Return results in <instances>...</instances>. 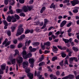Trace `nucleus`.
Segmentation results:
<instances>
[{"mask_svg":"<svg viewBox=\"0 0 79 79\" xmlns=\"http://www.w3.org/2000/svg\"><path fill=\"white\" fill-rule=\"evenodd\" d=\"M12 19V17L10 16H8L6 18V20L7 21L10 23L11 21V19Z\"/></svg>","mask_w":79,"mask_h":79,"instance_id":"nucleus-14","label":"nucleus"},{"mask_svg":"<svg viewBox=\"0 0 79 79\" xmlns=\"http://www.w3.org/2000/svg\"><path fill=\"white\" fill-rule=\"evenodd\" d=\"M48 19H44V24L42 27L41 28V29H44L45 27H46V25L47 24V23L48 22Z\"/></svg>","mask_w":79,"mask_h":79,"instance_id":"nucleus-7","label":"nucleus"},{"mask_svg":"<svg viewBox=\"0 0 79 79\" xmlns=\"http://www.w3.org/2000/svg\"><path fill=\"white\" fill-rule=\"evenodd\" d=\"M58 18L59 19H62V18H63V16H61V15H60V16H58Z\"/></svg>","mask_w":79,"mask_h":79,"instance_id":"nucleus-61","label":"nucleus"},{"mask_svg":"<svg viewBox=\"0 0 79 79\" xmlns=\"http://www.w3.org/2000/svg\"><path fill=\"white\" fill-rule=\"evenodd\" d=\"M61 56L63 58H64L65 57H66V54L63 53H62L61 54Z\"/></svg>","mask_w":79,"mask_h":79,"instance_id":"nucleus-38","label":"nucleus"},{"mask_svg":"<svg viewBox=\"0 0 79 79\" xmlns=\"http://www.w3.org/2000/svg\"><path fill=\"white\" fill-rule=\"evenodd\" d=\"M56 74L57 76H59L60 74V71H57L56 72Z\"/></svg>","mask_w":79,"mask_h":79,"instance_id":"nucleus-52","label":"nucleus"},{"mask_svg":"<svg viewBox=\"0 0 79 79\" xmlns=\"http://www.w3.org/2000/svg\"><path fill=\"white\" fill-rule=\"evenodd\" d=\"M23 10L25 12H27L28 11L27 7L26 6H24L23 8Z\"/></svg>","mask_w":79,"mask_h":79,"instance_id":"nucleus-18","label":"nucleus"},{"mask_svg":"<svg viewBox=\"0 0 79 79\" xmlns=\"http://www.w3.org/2000/svg\"><path fill=\"white\" fill-rule=\"evenodd\" d=\"M45 10V7H42V9L40 10V13H43L44 11V10Z\"/></svg>","mask_w":79,"mask_h":79,"instance_id":"nucleus-28","label":"nucleus"},{"mask_svg":"<svg viewBox=\"0 0 79 79\" xmlns=\"http://www.w3.org/2000/svg\"><path fill=\"white\" fill-rule=\"evenodd\" d=\"M33 2H34L33 0H31L29 2V3H30V4H32V3H33Z\"/></svg>","mask_w":79,"mask_h":79,"instance_id":"nucleus-56","label":"nucleus"},{"mask_svg":"<svg viewBox=\"0 0 79 79\" xmlns=\"http://www.w3.org/2000/svg\"><path fill=\"white\" fill-rule=\"evenodd\" d=\"M73 49L74 50V51H76L77 52V51L79 50V49L77 48L74 47H73Z\"/></svg>","mask_w":79,"mask_h":79,"instance_id":"nucleus-33","label":"nucleus"},{"mask_svg":"<svg viewBox=\"0 0 79 79\" xmlns=\"http://www.w3.org/2000/svg\"><path fill=\"white\" fill-rule=\"evenodd\" d=\"M72 6H75L76 5L79 4V1L78 0H73L70 2Z\"/></svg>","mask_w":79,"mask_h":79,"instance_id":"nucleus-5","label":"nucleus"},{"mask_svg":"<svg viewBox=\"0 0 79 79\" xmlns=\"http://www.w3.org/2000/svg\"><path fill=\"white\" fill-rule=\"evenodd\" d=\"M3 10V11H4V12L6 11H7V10H8V9H7V8H4Z\"/></svg>","mask_w":79,"mask_h":79,"instance_id":"nucleus-60","label":"nucleus"},{"mask_svg":"<svg viewBox=\"0 0 79 79\" xmlns=\"http://www.w3.org/2000/svg\"><path fill=\"white\" fill-rule=\"evenodd\" d=\"M57 47L58 48H60V50H63L64 48L65 49H66V47H64L63 48H62L61 47V46H58Z\"/></svg>","mask_w":79,"mask_h":79,"instance_id":"nucleus-34","label":"nucleus"},{"mask_svg":"<svg viewBox=\"0 0 79 79\" xmlns=\"http://www.w3.org/2000/svg\"><path fill=\"white\" fill-rule=\"evenodd\" d=\"M22 46H23V44H22V43H20L18 44V48H21V47H22Z\"/></svg>","mask_w":79,"mask_h":79,"instance_id":"nucleus-39","label":"nucleus"},{"mask_svg":"<svg viewBox=\"0 0 79 79\" xmlns=\"http://www.w3.org/2000/svg\"><path fill=\"white\" fill-rule=\"evenodd\" d=\"M47 68H48V69H49V70H48L49 71H50L51 72H52V69H50V67H49V66H48L47 67Z\"/></svg>","mask_w":79,"mask_h":79,"instance_id":"nucleus-44","label":"nucleus"},{"mask_svg":"<svg viewBox=\"0 0 79 79\" xmlns=\"http://www.w3.org/2000/svg\"><path fill=\"white\" fill-rule=\"evenodd\" d=\"M53 48H54V50L53 51L54 52H56V51H58V49H57V48H56V47L55 46H53Z\"/></svg>","mask_w":79,"mask_h":79,"instance_id":"nucleus-25","label":"nucleus"},{"mask_svg":"<svg viewBox=\"0 0 79 79\" xmlns=\"http://www.w3.org/2000/svg\"><path fill=\"white\" fill-rule=\"evenodd\" d=\"M52 60L53 61H55V60H57V57L56 56L53 57H52Z\"/></svg>","mask_w":79,"mask_h":79,"instance_id":"nucleus-31","label":"nucleus"},{"mask_svg":"<svg viewBox=\"0 0 79 79\" xmlns=\"http://www.w3.org/2000/svg\"><path fill=\"white\" fill-rule=\"evenodd\" d=\"M22 54L23 55V56L24 58V57H25V56L26 55V52L25 51H23L22 52Z\"/></svg>","mask_w":79,"mask_h":79,"instance_id":"nucleus-23","label":"nucleus"},{"mask_svg":"<svg viewBox=\"0 0 79 79\" xmlns=\"http://www.w3.org/2000/svg\"><path fill=\"white\" fill-rule=\"evenodd\" d=\"M41 48H42V50H45V46L42 45V46H41Z\"/></svg>","mask_w":79,"mask_h":79,"instance_id":"nucleus-54","label":"nucleus"},{"mask_svg":"<svg viewBox=\"0 0 79 79\" xmlns=\"http://www.w3.org/2000/svg\"><path fill=\"white\" fill-rule=\"evenodd\" d=\"M67 77H68V79H73V78L74 77L73 75H69V76H67Z\"/></svg>","mask_w":79,"mask_h":79,"instance_id":"nucleus-21","label":"nucleus"},{"mask_svg":"<svg viewBox=\"0 0 79 79\" xmlns=\"http://www.w3.org/2000/svg\"><path fill=\"white\" fill-rule=\"evenodd\" d=\"M14 27H11V29L12 31V32H13L15 30V29H16V26H17V25H16Z\"/></svg>","mask_w":79,"mask_h":79,"instance_id":"nucleus-22","label":"nucleus"},{"mask_svg":"<svg viewBox=\"0 0 79 79\" xmlns=\"http://www.w3.org/2000/svg\"><path fill=\"white\" fill-rule=\"evenodd\" d=\"M73 12L74 13H77L78 12V10L77 9H75L73 10Z\"/></svg>","mask_w":79,"mask_h":79,"instance_id":"nucleus-49","label":"nucleus"},{"mask_svg":"<svg viewBox=\"0 0 79 79\" xmlns=\"http://www.w3.org/2000/svg\"><path fill=\"white\" fill-rule=\"evenodd\" d=\"M19 16H25V15L24 13H21L19 15Z\"/></svg>","mask_w":79,"mask_h":79,"instance_id":"nucleus-47","label":"nucleus"},{"mask_svg":"<svg viewBox=\"0 0 79 79\" xmlns=\"http://www.w3.org/2000/svg\"><path fill=\"white\" fill-rule=\"evenodd\" d=\"M1 69L2 70H5V67H6V64H4L1 66Z\"/></svg>","mask_w":79,"mask_h":79,"instance_id":"nucleus-15","label":"nucleus"},{"mask_svg":"<svg viewBox=\"0 0 79 79\" xmlns=\"http://www.w3.org/2000/svg\"><path fill=\"white\" fill-rule=\"evenodd\" d=\"M16 60L17 61V63L19 64V66H20L23 61V58L21 56H19L16 58Z\"/></svg>","mask_w":79,"mask_h":79,"instance_id":"nucleus-3","label":"nucleus"},{"mask_svg":"<svg viewBox=\"0 0 79 79\" xmlns=\"http://www.w3.org/2000/svg\"><path fill=\"white\" fill-rule=\"evenodd\" d=\"M16 19H15L14 18L12 20V23H15V22H16Z\"/></svg>","mask_w":79,"mask_h":79,"instance_id":"nucleus-55","label":"nucleus"},{"mask_svg":"<svg viewBox=\"0 0 79 79\" xmlns=\"http://www.w3.org/2000/svg\"><path fill=\"white\" fill-rule=\"evenodd\" d=\"M49 52H50V51H48L45 50L44 51V53L45 54H47V53H48Z\"/></svg>","mask_w":79,"mask_h":79,"instance_id":"nucleus-58","label":"nucleus"},{"mask_svg":"<svg viewBox=\"0 0 79 79\" xmlns=\"http://www.w3.org/2000/svg\"><path fill=\"white\" fill-rule=\"evenodd\" d=\"M15 16L17 19H19V16L16 14L15 15Z\"/></svg>","mask_w":79,"mask_h":79,"instance_id":"nucleus-40","label":"nucleus"},{"mask_svg":"<svg viewBox=\"0 0 79 79\" xmlns=\"http://www.w3.org/2000/svg\"><path fill=\"white\" fill-rule=\"evenodd\" d=\"M37 76V77H39V79H44V77H42V75H40V73L37 74L36 73V71H35V76ZM41 77L42 78H41Z\"/></svg>","mask_w":79,"mask_h":79,"instance_id":"nucleus-6","label":"nucleus"},{"mask_svg":"<svg viewBox=\"0 0 79 79\" xmlns=\"http://www.w3.org/2000/svg\"><path fill=\"white\" fill-rule=\"evenodd\" d=\"M71 26V23H69L67 25V27H70Z\"/></svg>","mask_w":79,"mask_h":79,"instance_id":"nucleus-48","label":"nucleus"},{"mask_svg":"<svg viewBox=\"0 0 79 79\" xmlns=\"http://www.w3.org/2000/svg\"><path fill=\"white\" fill-rule=\"evenodd\" d=\"M8 66H6V73H8Z\"/></svg>","mask_w":79,"mask_h":79,"instance_id":"nucleus-45","label":"nucleus"},{"mask_svg":"<svg viewBox=\"0 0 79 79\" xmlns=\"http://www.w3.org/2000/svg\"><path fill=\"white\" fill-rule=\"evenodd\" d=\"M56 6L55 5H54V3H53L52 4L51 6L50 7V8H55V7Z\"/></svg>","mask_w":79,"mask_h":79,"instance_id":"nucleus-19","label":"nucleus"},{"mask_svg":"<svg viewBox=\"0 0 79 79\" xmlns=\"http://www.w3.org/2000/svg\"><path fill=\"white\" fill-rule=\"evenodd\" d=\"M31 31V30H27L25 32V34H28L29 32H30Z\"/></svg>","mask_w":79,"mask_h":79,"instance_id":"nucleus-43","label":"nucleus"},{"mask_svg":"<svg viewBox=\"0 0 79 79\" xmlns=\"http://www.w3.org/2000/svg\"><path fill=\"white\" fill-rule=\"evenodd\" d=\"M66 64H67L68 65V60H66L64 61V65L66 66Z\"/></svg>","mask_w":79,"mask_h":79,"instance_id":"nucleus-32","label":"nucleus"},{"mask_svg":"<svg viewBox=\"0 0 79 79\" xmlns=\"http://www.w3.org/2000/svg\"><path fill=\"white\" fill-rule=\"evenodd\" d=\"M32 56V54L30 53H28V54L26 55L25 57H23L24 59H26L27 58H31Z\"/></svg>","mask_w":79,"mask_h":79,"instance_id":"nucleus-11","label":"nucleus"},{"mask_svg":"<svg viewBox=\"0 0 79 79\" xmlns=\"http://www.w3.org/2000/svg\"><path fill=\"white\" fill-rule=\"evenodd\" d=\"M15 55H16L17 54H18V53H19V51L17 49H16L15 50Z\"/></svg>","mask_w":79,"mask_h":79,"instance_id":"nucleus-35","label":"nucleus"},{"mask_svg":"<svg viewBox=\"0 0 79 79\" xmlns=\"http://www.w3.org/2000/svg\"><path fill=\"white\" fill-rule=\"evenodd\" d=\"M17 40H13V43H14V44H16L17 43Z\"/></svg>","mask_w":79,"mask_h":79,"instance_id":"nucleus-53","label":"nucleus"},{"mask_svg":"<svg viewBox=\"0 0 79 79\" xmlns=\"http://www.w3.org/2000/svg\"><path fill=\"white\" fill-rule=\"evenodd\" d=\"M44 64H45V62H42L40 63L39 64V66H43V65H44Z\"/></svg>","mask_w":79,"mask_h":79,"instance_id":"nucleus-27","label":"nucleus"},{"mask_svg":"<svg viewBox=\"0 0 79 79\" xmlns=\"http://www.w3.org/2000/svg\"><path fill=\"white\" fill-rule=\"evenodd\" d=\"M22 11L23 10L19 9L16 10V11L17 13H21V11Z\"/></svg>","mask_w":79,"mask_h":79,"instance_id":"nucleus-24","label":"nucleus"},{"mask_svg":"<svg viewBox=\"0 0 79 79\" xmlns=\"http://www.w3.org/2000/svg\"><path fill=\"white\" fill-rule=\"evenodd\" d=\"M15 47V46L14 45H11L10 46V48H14Z\"/></svg>","mask_w":79,"mask_h":79,"instance_id":"nucleus-51","label":"nucleus"},{"mask_svg":"<svg viewBox=\"0 0 79 79\" xmlns=\"http://www.w3.org/2000/svg\"><path fill=\"white\" fill-rule=\"evenodd\" d=\"M62 39L63 41H64L65 43H68L69 41L70 42H72V41H73V39L71 38H70L69 39V40L68 39H64V38H63Z\"/></svg>","mask_w":79,"mask_h":79,"instance_id":"nucleus-8","label":"nucleus"},{"mask_svg":"<svg viewBox=\"0 0 79 79\" xmlns=\"http://www.w3.org/2000/svg\"><path fill=\"white\" fill-rule=\"evenodd\" d=\"M29 63L30 64H34V60L33 58H30L29 59Z\"/></svg>","mask_w":79,"mask_h":79,"instance_id":"nucleus-16","label":"nucleus"},{"mask_svg":"<svg viewBox=\"0 0 79 79\" xmlns=\"http://www.w3.org/2000/svg\"><path fill=\"white\" fill-rule=\"evenodd\" d=\"M31 41L30 40H29L27 42H26L25 43V45L26 46H27V45H29V44H30V43H31Z\"/></svg>","mask_w":79,"mask_h":79,"instance_id":"nucleus-29","label":"nucleus"},{"mask_svg":"<svg viewBox=\"0 0 79 79\" xmlns=\"http://www.w3.org/2000/svg\"><path fill=\"white\" fill-rule=\"evenodd\" d=\"M64 3H69V0H65L64 1Z\"/></svg>","mask_w":79,"mask_h":79,"instance_id":"nucleus-59","label":"nucleus"},{"mask_svg":"<svg viewBox=\"0 0 79 79\" xmlns=\"http://www.w3.org/2000/svg\"><path fill=\"white\" fill-rule=\"evenodd\" d=\"M72 31V29L71 28H70L69 30L67 31L68 32V33H69L70 32H71V31Z\"/></svg>","mask_w":79,"mask_h":79,"instance_id":"nucleus-57","label":"nucleus"},{"mask_svg":"<svg viewBox=\"0 0 79 79\" xmlns=\"http://www.w3.org/2000/svg\"><path fill=\"white\" fill-rule=\"evenodd\" d=\"M11 63L13 64H16V59H13L11 60Z\"/></svg>","mask_w":79,"mask_h":79,"instance_id":"nucleus-20","label":"nucleus"},{"mask_svg":"<svg viewBox=\"0 0 79 79\" xmlns=\"http://www.w3.org/2000/svg\"><path fill=\"white\" fill-rule=\"evenodd\" d=\"M51 44L50 42L49 41H48L44 43V45H47V46H50Z\"/></svg>","mask_w":79,"mask_h":79,"instance_id":"nucleus-17","label":"nucleus"},{"mask_svg":"<svg viewBox=\"0 0 79 79\" xmlns=\"http://www.w3.org/2000/svg\"><path fill=\"white\" fill-rule=\"evenodd\" d=\"M9 13H10V14H13V10H10L9 11Z\"/></svg>","mask_w":79,"mask_h":79,"instance_id":"nucleus-62","label":"nucleus"},{"mask_svg":"<svg viewBox=\"0 0 79 79\" xmlns=\"http://www.w3.org/2000/svg\"><path fill=\"white\" fill-rule=\"evenodd\" d=\"M74 57H72L70 58L69 61L71 62V61H73V60H74Z\"/></svg>","mask_w":79,"mask_h":79,"instance_id":"nucleus-41","label":"nucleus"},{"mask_svg":"<svg viewBox=\"0 0 79 79\" xmlns=\"http://www.w3.org/2000/svg\"><path fill=\"white\" fill-rule=\"evenodd\" d=\"M27 64H28V62L27 61L24 62L23 63V68L26 69L25 72L27 73L30 71V69L29 68H27Z\"/></svg>","mask_w":79,"mask_h":79,"instance_id":"nucleus-2","label":"nucleus"},{"mask_svg":"<svg viewBox=\"0 0 79 79\" xmlns=\"http://www.w3.org/2000/svg\"><path fill=\"white\" fill-rule=\"evenodd\" d=\"M7 34L8 35L10 36V35H11V32L10 31H7Z\"/></svg>","mask_w":79,"mask_h":79,"instance_id":"nucleus-46","label":"nucleus"},{"mask_svg":"<svg viewBox=\"0 0 79 79\" xmlns=\"http://www.w3.org/2000/svg\"><path fill=\"white\" fill-rule=\"evenodd\" d=\"M3 23H4V24L5 25V26H8V23H7V22L6 21V20H4L3 21Z\"/></svg>","mask_w":79,"mask_h":79,"instance_id":"nucleus-36","label":"nucleus"},{"mask_svg":"<svg viewBox=\"0 0 79 79\" xmlns=\"http://www.w3.org/2000/svg\"><path fill=\"white\" fill-rule=\"evenodd\" d=\"M55 34L56 35H59V34H60V31H57L56 33Z\"/></svg>","mask_w":79,"mask_h":79,"instance_id":"nucleus-63","label":"nucleus"},{"mask_svg":"<svg viewBox=\"0 0 79 79\" xmlns=\"http://www.w3.org/2000/svg\"><path fill=\"white\" fill-rule=\"evenodd\" d=\"M43 60H44V55H41V57L40 59V61H42Z\"/></svg>","mask_w":79,"mask_h":79,"instance_id":"nucleus-26","label":"nucleus"},{"mask_svg":"<svg viewBox=\"0 0 79 79\" xmlns=\"http://www.w3.org/2000/svg\"><path fill=\"white\" fill-rule=\"evenodd\" d=\"M66 23H67V21L66 20L63 21L60 24V27H63Z\"/></svg>","mask_w":79,"mask_h":79,"instance_id":"nucleus-9","label":"nucleus"},{"mask_svg":"<svg viewBox=\"0 0 79 79\" xmlns=\"http://www.w3.org/2000/svg\"><path fill=\"white\" fill-rule=\"evenodd\" d=\"M52 29H55V27L52 26L48 29V31H50Z\"/></svg>","mask_w":79,"mask_h":79,"instance_id":"nucleus-50","label":"nucleus"},{"mask_svg":"<svg viewBox=\"0 0 79 79\" xmlns=\"http://www.w3.org/2000/svg\"><path fill=\"white\" fill-rule=\"evenodd\" d=\"M68 35L69 37H71L72 35V33H68Z\"/></svg>","mask_w":79,"mask_h":79,"instance_id":"nucleus-64","label":"nucleus"},{"mask_svg":"<svg viewBox=\"0 0 79 79\" xmlns=\"http://www.w3.org/2000/svg\"><path fill=\"white\" fill-rule=\"evenodd\" d=\"M28 77H29L30 79H32L33 78V74L31 73H29L27 74Z\"/></svg>","mask_w":79,"mask_h":79,"instance_id":"nucleus-13","label":"nucleus"},{"mask_svg":"<svg viewBox=\"0 0 79 79\" xmlns=\"http://www.w3.org/2000/svg\"><path fill=\"white\" fill-rule=\"evenodd\" d=\"M39 42H36L33 43V45L34 46H37V45H39Z\"/></svg>","mask_w":79,"mask_h":79,"instance_id":"nucleus-37","label":"nucleus"},{"mask_svg":"<svg viewBox=\"0 0 79 79\" xmlns=\"http://www.w3.org/2000/svg\"><path fill=\"white\" fill-rule=\"evenodd\" d=\"M19 2L20 3H24V0H19Z\"/></svg>","mask_w":79,"mask_h":79,"instance_id":"nucleus-42","label":"nucleus"},{"mask_svg":"<svg viewBox=\"0 0 79 79\" xmlns=\"http://www.w3.org/2000/svg\"><path fill=\"white\" fill-rule=\"evenodd\" d=\"M29 50L31 52H35L37 50V49L32 48V46H30L29 47Z\"/></svg>","mask_w":79,"mask_h":79,"instance_id":"nucleus-10","label":"nucleus"},{"mask_svg":"<svg viewBox=\"0 0 79 79\" xmlns=\"http://www.w3.org/2000/svg\"><path fill=\"white\" fill-rule=\"evenodd\" d=\"M63 62H64V60H62L61 61V62H60V65L61 66H64V64L63 63Z\"/></svg>","mask_w":79,"mask_h":79,"instance_id":"nucleus-30","label":"nucleus"},{"mask_svg":"<svg viewBox=\"0 0 79 79\" xmlns=\"http://www.w3.org/2000/svg\"><path fill=\"white\" fill-rule=\"evenodd\" d=\"M24 38H25V35H22L20 36V38H18V39L19 41H21Z\"/></svg>","mask_w":79,"mask_h":79,"instance_id":"nucleus-12","label":"nucleus"},{"mask_svg":"<svg viewBox=\"0 0 79 79\" xmlns=\"http://www.w3.org/2000/svg\"><path fill=\"white\" fill-rule=\"evenodd\" d=\"M23 27V25H20L19 27V28L17 30V33H16V36L18 37L20 35L22 34V33H23L24 32V29L22 28Z\"/></svg>","mask_w":79,"mask_h":79,"instance_id":"nucleus-1","label":"nucleus"},{"mask_svg":"<svg viewBox=\"0 0 79 79\" xmlns=\"http://www.w3.org/2000/svg\"><path fill=\"white\" fill-rule=\"evenodd\" d=\"M8 39L7 38H6L4 41L2 43V45H4V44H5V47H6V46H8V45H10V44L11 43L10 41H8Z\"/></svg>","mask_w":79,"mask_h":79,"instance_id":"nucleus-4","label":"nucleus"}]
</instances>
